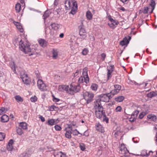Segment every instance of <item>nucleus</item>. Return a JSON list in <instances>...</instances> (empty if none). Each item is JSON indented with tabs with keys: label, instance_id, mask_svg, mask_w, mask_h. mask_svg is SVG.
<instances>
[{
	"label": "nucleus",
	"instance_id": "obj_16",
	"mask_svg": "<svg viewBox=\"0 0 157 157\" xmlns=\"http://www.w3.org/2000/svg\"><path fill=\"white\" fill-rule=\"evenodd\" d=\"M120 149V150L121 151V153L123 154L126 153L127 152H128V151L127 150L126 147L123 144L121 145Z\"/></svg>",
	"mask_w": 157,
	"mask_h": 157
},
{
	"label": "nucleus",
	"instance_id": "obj_37",
	"mask_svg": "<svg viewBox=\"0 0 157 157\" xmlns=\"http://www.w3.org/2000/svg\"><path fill=\"white\" fill-rule=\"evenodd\" d=\"M103 119L102 121L103 122H105L106 123H107L109 122V119L108 117H106L105 114H104L103 116Z\"/></svg>",
	"mask_w": 157,
	"mask_h": 157
},
{
	"label": "nucleus",
	"instance_id": "obj_55",
	"mask_svg": "<svg viewBox=\"0 0 157 157\" xmlns=\"http://www.w3.org/2000/svg\"><path fill=\"white\" fill-rule=\"evenodd\" d=\"M53 101L55 102H58L59 101V99L57 98H56L55 96L53 95Z\"/></svg>",
	"mask_w": 157,
	"mask_h": 157
},
{
	"label": "nucleus",
	"instance_id": "obj_25",
	"mask_svg": "<svg viewBox=\"0 0 157 157\" xmlns=\"http://www.w3.org/2000/svg\"><path fill=\"white\" fill-rule=\"evenodd\" d=\"M16 131L18 135L20 136L23 133V132L22 129L19 127L16 128Z\"/></svg>",
	"mask_w": 157,
	"mask_h": 157
},
{
	"label": "nucleus",
	"instance_id": "obj_17",
	"mask_svg": "<svg viewBox=\"0 0 157 157\" xmlns=\"http://www.w3.org/2000/svg\"><path fill=\"white\" fill-rule=\"evenodd\" d=\"M19 127L23 130L27 129V124L25 122H22L20 123Z\"/></svg>",
	"mask_w": 157,
	"mask_h": 157
},
{
	"label": "nucleus",
	"instance_id": "obj_2",
	"mask_svg": "<svg viewBox=\"0 0 157 157\" xmlns=\"http://www.w3.org/2000/svg\"><path fill=\"white\" fill-rule=\"evenodd\" d=\"M65 7L66 10H70L71 11L69 14H75L78 9L77 4L75 0H65L64 2Z\"/></svg>",
	"mask_w": 157,
	"mask_h": 157
},
{
	"label": "nucleus",
	"instance_id": "obj_46",
	"mask_svg": "<svg viewBox=\"0 0 157 157\" xmlns=\"http://www.w3.org/2000/svg\"><path fill=\"white\" fill-rule=\"evenodd\" d=\"M108 25L110 28L113 29H114L116 27V26L112 22L109 23Z\"/></svg>",
	"mask_w": 157,
	"mask_h": 157
},
{
	"label": "nucleus",
	"instance_id": "obj_19",
	"mask_svg": "<svg viewBox=\"0 0 157 157\" xmlns=\"http://www.w3.org/2000/svg\"><path fill=\"white\" fill-rule=\"evenodd\" d=\"M147 118L154 121H155L157 119L156 116L152 114L148 115L147 116Z\"/></svg>",
	"mask_w": 157,
	"mask_h": 157
},
{
	"label": "nucleus",
	"instance_id": "obj_28",
	"mask_svg": "<svg viewBox=\"0 0 157 157\" xmlns=\"http://www.w3.org/2000/svg\"><path fill=\"white\" fill-rule=\"evenodd\" d=\"M119 92V91L117 90L114 89L112 90L110 92V95L111 97H113L114 95L117 94Z\"/></svg>",
	"mask_w": 157,
	"mask_h": 157
},
{
	"label": "nucleus",
	"instance_id": "obj_47",
	"mask_svg": "<svg viewBox=\"0 0 157 157\" xmlns=\"http://www.w3.org/2000/svg\"><path fill=\"white\" fill-rule=\"evenodd\" d=\"M88 52V49L86 48H85L82 50V54L84 55H86L87 54Z\"/></svg>",
	"mask_w": 157,
	"mask_h": 157
},
{
	"label": "nucleus",
	"instance_id": "obj_52",
	"mask_svg": "<svg viewBox=\"0 0 157 157\" xmlns=\"http://www.w3.org/2000/svg\"><path fill=\"white\" fill-rule=\"evenodd\" d=\"M121 107L120 106H119L116 107V108L115 109V110H116V111L117 112H120L121 111Z\"/></svg>",
	"mask_w": 157,
	"mask_h": 157
},
{
	"label": "nucleus",
	"instance_id": "obj_54",
	"mask_svg": "<svg viewBox=\"0 0 157 157\" xmlns=\"http://www.w3.org/2000/svg\"><path fill=\"white\" fill-rule=\"evenodd\" d=\"M136 118L135 117H132L129 118V121L132 122H133L136 121Z\"/></svg>",
	"mask_w": 157,
	"mask_h": 157
},
{
	"label": "nucleus",
	"instance_id": "obj_57",
	"mask_svg": "<svg viewBox=\"0 0 157 157\" xmlns=\"http://www.w3.org/2000/svg\"><path fill=\"white\" fill-rule=\"evenodd\" d=\"M39 118L40 119L41 121L44 122L45 121V118L42 116L40 115L39 116Z\"/></svg>",
	"mask_w": 157,
	"mask_h": 157
},
{
	"label": "nucleus",
	"instance_id": "obj_27",
	"mask_svg": "<svg viewBox=\"0 0 157 157\" xmlns=\"http://www.w3.org/2000/svg\"><path fill=\"white\" fill-rule=\"evenodd\" d=\"M86 17L88 19L90 20L92 17V13L90 11H87L86 13Z\"/></svg>",
	"mask_w": 157,
	"mask_h": 157
},
{
	"label": "nucleus",
	"instance_id": "obj_61",
	"mask_svg": "<svg viewBox=\"0 0 157 157\" xmlns=\"http://www.w3.org/2000/svg\"><path fill=\"white\" fill-rule=\"evenodd\" d=\"M58 3V0H55L54 4L55 6H57Z\"/></svg>",
	"mask_w": 157,
	"mask_h": 157
},
{
	"label": "nucleus",
	"instance_id": "obj_5",
	"mask_svg": "<svg viewBox=\"0 0 157 157\" xmlns=\"http://www.w3.org/2000/svg\"><path fill=\"white\" fill-rule=\"evenodd\" d=\"M94 108L95 109V114L96 117L98 118L101 119L105 114L102 105H100L99 104H94Z\"/></svg>",
	"mask_w": 157,
	"mask_h": 157
},
{
	"label": "nucleus",
	"instance_id": "obj_7",
	"mask_svg": "<svg viewBox=\"0 0 157 157\" xmlns=\"http://www.w3.org/2000/svg\"><path fill=\"white\" fill-rule=\"evenodd\" d=\"M94 96L93 94L88 92H86L83 94L84 98L86 101L87 104L92 101Z\"/></svg>",
	"mask_w": 157,
	"mask_h": 157
},
{
	"label": "nucleus",
	"instance_id": "obj_33",
	"mask_svg": "<svg viewBox=\"0 0 157 157\" xmlns=\"http://www.w3.org/2000/svg\"><path fill=\"white\" fill-rule=\"evenodd\" d=\"M152 152H153L151 151H149L148 153H147V152H145V151H143L141 153V155L143 156H148L150 155V153H151Z\"/></svg>",
	"mask_w": 157,
	"mask_h": 157
},
{
	"label": "nucleus",
	"instance_id": "obj_15",
	"mask_svg": "<svg viewBox=\"0 0 157 157\" xmlns=\"http://www.w3.org/2000/svg\"><path fill=\"white\" fill-rule=\"evenodd\" d=\"M13 140H10L8 143V144L7 146V149L8 151H12L13 148V147L12 144L13 143Z\"/></svg>",
	"mask_w": 157,
	"mask_h": 157
},
{
	"label": "nucleus",
	"instance_id": "obj_3",
	"mask_svg": "<svg viewBox=\"0 0 157 157\" xmlns=\"http://www.w3.org/2000/svg\"><path fill=\"white\" fill-rule=\"evenodd\" d=\"M61 88L66 91L68 94H73L74 92L76 93L79 91L80 87L79 84L75 85L71 84L70 85V87L68 86L62 85L59 86V89H60Z\"/></svg>",
	"mask_w": 157,
	"mask_h": 157
},
{
	"label": "nucleus",
	"instance_id": "obj_53",
	"mask_svg": "<svg viewBox=\"0 0 157 157\" xmlns=\"http://www.w3.org/2000/svg\"><path fill=\"white\" fill-rule=\"evenodd\" d=\"M65 137L67 138L70 139L71 138V134H70V133H67L66 132L65 134Z\"/></svg>",
	"mask_w": 157,
	"mask_h": 157
},
{
	"label": "nucleus",
	"instance_id": "obj_59",
	"mask_svg": "<svg viewBox=\"0 0 157 157\" xmlns=\"http://www.w3.org/2000/svg\"><path fill=\"white\" fill-rule=\"evenodd\" d=\"M35 74L36 75L37 78H39L40 74L39 73L38 71H36L35 72Z\"/></svg>",
	"mask_w": 157,
	"mask_h": 157
},
{
	"label": "nucleus",
	"instance_id": "obj_18",
	"mask_svg": "<svg viewBox=\"0 0 157 157\" xmlns=\"http://www.w3.org/2000/svg\"><path fill=\"white\" fill-rule=\"evenodd\" d=\"M1 121L2 122H6L8 121L9 120V117L8 116L4 114L1 117Z\"/></svg>",
	"mask_w": 157,
	"mask_h": 157
},
{
	"label": "nucleus",
	"instance_id": "obj_11",
	"mask_svg": "<svg viewBox=\"0 0 157 157\" xmlns=\"http://www.w3.org/2000/svg\"><path fill=\"white\" fill-rule=\"evenodd\" d=\"M108 71L107 72V78L109 79L111 77V73L114 70V66L113 65H110L109 67H107Z\"/></svg>",
	"mask_w": 157,
	"mask_h": 157
},
{
	"label": "nucleus",
	"instance_id": "obj_10",
	"mask_svg": "<svg viewBox=\"0 0 157 157\" xmlns=\"http://www.w3.org/2000/svg\"><path fill=\"white\" fill-rule=\"evenodd\" d=\"M131 38V37L129 36H128V38L126 37H125L123 40L120 41V45H121L122 46L124 45L127 46L129 43V41L130 40Z\"/></svg>",
	"mask_w": 157,
	"mask_h": 157
},
{
	"label": "nucleus",
	"instance_id": "obj_34",
	"mask_svg": "<svg viewBox=\"0 0 157 157\" xmlns=\"http://www.w3.org/2000/svg\"><path fill=\"white\" fill-rule=\"evenodd\" d=\"M139 111L137 110H136L133 112L132 113L131 115L132 117H135V118H136L138 114L139 113Z\"/></svg>",
	"mask_w": 157,
	"mask_h": 157
},
{
	"label": "nucleus",
	"instance_id": "obj_44",
	"mask_svg": "<svg viewBox=\"0 0 157 157\" xmlns=\"http://www.w3.org/2000/svg\"><path fill=\"white\" fill-rule=\"evenodd\" d=\"M79 147L81 150L83 151L85 149V146L84 144L83 143L80 144L79 145Z\"/></svg>",
	"mask_w": 157,
	"mask_h": 157
},
{
	"label": "nucleus",
	"instance_id": "obj_12",
	"mask_svg": "<svg viewBox=\"0 0 157 157\" xmlns=\"http://www.w3.org/2000/svg\"><path fill=\"white\" fill-rule=\"evenodd\" d=\"M58 120V119L55 120L53 119H48V121L45 123V124H48L49 126H53L58 123V122H56V121Z\"/></svg>",
	"mask_w": 157,
	"mask_h": 157
},
{
	"label": "nucleus",
	"instance_id": "obj_40",
	"mask_svg": "<svg viewBox=\"0 0 157 157\" xmlns=\"http://www.w3.org/2000/svg\"><path fill=\"white\" fill-rule=\"evenodd\" d=\"M114 87L115 89L117 90L119 92L121 89V86L119 85H114Z\"/></svg>",
	"mask_w": 157,
	"mask_h": 157
},
{
	"label": "nucleus",
	"instance_id": "obj_35",
	"mask_svg": "<svg viewBox=\"0 0 157 157\" xmlns=\"http://www.w3.org/2000/svg\"><path fill=\"white\" fill-rule=\"evenodd\" d=\"M49 16V13L48 11H45L43 16V17L44 20H45Z\"/></svg>",
	"mask_w": 157,
	"mask_h": 157
},
{
	"label": "nucleus",
	"instance_id": "obj_23",
	"mask_svg": "<svg viewBox=\"0 0 157 157\" xmlns=\"http://www.w3.org/2000/svg\"><path fill=\"white\" fill-rule=\"evenodd\" d=\"M38 42L42 47H45L46 46V42L44 39H41L39 40Z\"/></svg>",
	"mask_w": 157,
	"mask_h": 157
},
{
	"label": "nucleus",
	"instance_id": "obj_32",
	"mask_svg": "<svg viewBox=\"0 0 157 157\" xmlns=\"http://www.w3.org/2000/svg\"><path fill=\"white\" fill-rule=\"evenodd\" d=\"M12 69L13 70L14 73L16 74L15 64L14 62H13L10 65Z\"/></svg>",
	"mask_w": 157,
	"mask_h": 157
},
{
	"label": "nucleus",
	"instance_id": "obj_41",
	"mask_svg": "<svg viewBox=\"0 0 157 157\" xmlns=\"http://www.w3.org/2000/svg\"><path fill=\"white\" fill-rule=\"evenodd\" d=\"M58 55L57 52L55 50H53L52 57L53 59H55L56 58Z\"/></svg>",
	"mask_w": 157,
	"mask_h": 157
},
{
	"label": "nucleus",
	"instance_id": "obj_62",
	"mask_svg": "<svg viewBox=\"0 0 157 157\" xmlns=\"http://www.w3.org/2000/svg\"><path fill=\"white\" fill-rule=\"evenodd\" d=\"M154 140L155 141L156 144L157 145V132L155 136Z\"/></svg>",
	"mask_w": 157,
	"mask_h": 157
},
{
	"label": "nucleus",
	"instance_id": "obj_4",
	"mask_svg": "<svg viewBox=\"0 0 157 157\" xmlns=\"http://www.w3.org/2000/svg\"><path fill=\"white\" fill-rule=\"evenodd\" d=\"M110 97L112 98L110 93L107 94H102L98 96L94 102V104H99L100 105H101V101L108 102L109 101Z\"/></svg>",
	"mask_w": 157,
	"mask_h": 157
},
{
	"label": "nucleus",
	"instance_id": "obj_6",
	"mask_svg": "<svg viewBox=\"0 0 157 157\" xmlns=\"http://www.w3.org/2000/svg\"><path fill=\"white\" fill-rule=\"evenodd\" d=\"M79 31V34L81 38L84 39L86 37V31L84 27L83 24L81 23V25L78 27Z\"/></svg>",
	"mask_w": 157,
	"mask_h": 157
},
{
	"label": "nucleus",
	"instance_id": "obj_24",
	"mask_svg": "<svg viewBox=\"0 0 157 157\" xmlns=\"http://www.w3.org/2000/svg\"><path fill=\"white\" fill-rule=\"evenodd\" d=\"M157 95L156 93L154 91H152L147 94V96L149 98H152L155 96Z\"/></svg>",
	"mask_w": 157,
	"mask_h": 157
},
{
	"label": "nucleus",
	"instance_id": "obj_26",
	"mask_svg": "<svg viewBox=\"0 0 157 157\" xmlns=\"http://www.w3.org/2000/svg\"><path fill=\"white\" fill-rule=\"evenodd\" d=\"M51 26L52 29L55 30H57L59 27V25L55 23L51 24Z\"/></svg>",
	"mask_w": 157,
	"mask_h": 157
},
{
	"label": "nucleus",
	"instance_id": "obj_29",
	"mask_svg": "<svg viewBox=\"0 0 157 157\" xmlns=\"http://www.w3.org/2000/svg\"><path fill=\"white\" fill-rule=\"evenodd\" d=\"M15 98L17 102H22L23 101L22 98L19 95L16 96Z\"/></svg>",
	"mask_w": 157,
	"mask_h": 157
},
{
	"label": "nucleus",
	"instance_id": "obj_13",
	"mask_svg": "<svg viewBox=\"0 0 157 157\" xmlns=\"http://www.w3.org/2000/svg\"><path fill=\"white\" fill-rule=\"evenodd\" d=\"M95 126L96 129L98 131L101 133H103L104 132V128L99 123H96Z\"/></svg>",
	"mask_w": 157,
	"mask_h": 157
},
{
	"label": "nucleus",
	"instance_id": "obj_20",
	"mask_svg": "<svg viewBox=\"0 0 157 157\" xmlns=\"http://www.w3.org/2000/svg\"><path fill=\"white\" fill-rule=\"evenodd\" d=\"M124 96H120L115 98V100L116 101L118 102H121L123 101L124 99Z\"/></svg>",
	"mask_w": 157,
	"mask_h": 157
},
{
	"label": "nucleus",
	"instance_id": "obj_14",
	"mask_svg": "<svg viewBox=\"0 0 157 157\" xmlns=\"http://www.w3.org/2000/svg\"><path fill=\"white\" fill-rule=\"evenodd\" d=\"M54 154L55 157H67L66 154L62 151L55 152Z\"/></svg>",
	"mask_w": 157,
	"mask_h": 157
},
{
	"label": "nucleus",
	"instance_id": "obj_21",
	"mask_svg": "<svg viewBox=\"0 0 157 157\" xmlns=\"http://www.w3.org/2000/svg\"><path fill=\"white\" fill-rule=\"evenodd\" d=\"M22 80L23 82L26 85L29 84L31 82L30 79L28 77L26 78H23Z\"/></svg>",
	"mask_w": 157,
	"mask_h": 157
},
{
	"label": "nucleus",
	"instance_id": "obj_51",
	"mask_svg": "<svg viewBox=\"0 0 157 157\" xmlns=\"http://www.w3.org/2000/svg\"><path fill=\"white\" fill-rule=\"evenodd\" d=\"M102 61H104L106 56V55L104 53H102L101 55Z\"/></svg>",
	"mask_w": 157,
	"mask_h": 157
},
{
	"label": "nucleus",
	"instance_id": "obj_43",
	"mask_svg": "<svg viewBox=\"0 0 157 157\" xmlns=\"http://www.w3.org/2000/svg\"><path fill=\"white\" fill-rule=\"evenodd\" d=\"M17 27L20 32L22 33L23 32V29L20 24L18 25H17Z\"/></svg>",
	"mask_w": 157,
	"mask_h": 157
},
{
	"label": "nucleus",
	"instance_id": "obj_63",
	"mask_svg": "<svg viewBox=\"0 0 157 157\" xmlns=\"http://www.w3.org/2000/svg\"><path fill=\"white\" fill-rule=\"evenodd\" d=\"M74 132H77L76 133L74 134V135H77L78 134H80L79 132L76 129L74 131Z\"/></svg>",
	"mask_w": 157,
	"mask_h": 157
},
{
	"label": "nucleus",
	"instance_id": "obj_56",
	"mask_svg": "<svg viewBox=\"0 0 157 157\" xmlns=\"http://www.w3.org/2000/svg\"><path fill=\"white\" fill-rule=\"evenodd\" d=\"M57 107L55 106L54 105H52L50 108V110L51 111H53L54 110V109H57Z\"/></svg>",
	"mask_w": 157,
	"mask_h": 157
},
{
	"label": "nucleus",
	"instance_id": "obj_45",
	"mask_svg": "<svg viewBox=\"0 0 157 157\" xmlns=\"http://www.w3.org/2000/svg\"><path fill=\"white\" fill-rule=\"evenodd\" d=\"M28 77V75L25 74V73H21V78L22 80L23 79V78H26Z\"/></svg>",
	"mask_w": 157,
	"mask_h": 157
},
{
	"label": "nucleus",
	"instance_id": "obj_42",
	"mask_svg": "<svg viewBox=\"0 0 157 157\" xmlns=\"http://www.w3.org/2000/svg\"><path fill=\"white\" fill-rule=\"evenodd\" d=\"M5 137V133L0 132V141H2L4 139Z\"/></svg>",
	"mask_w": 157,
	"mask_h": 157
},
{
	"label": "nucleus",
	"instance_id": "obj_1",
	"mask_svg": "<svg viewBox=\"0 0 157 157\" xmlns=\"http://www.w3.org/2000/svg\"><path fill=\"white\" fill-rule=\"evenodd\" d=\"M13 43L15 46L19 45V48L21 50L25 53L28 54L29 56L35 54V52H33V49H31L30 47L29 44L24 43L20 38L14 39Z\"/></svg>",
	"mask_w": 157,
	"mask_h": 157
},
{
	"label": "nucleus",
	"instance_id": "obj_9",
	"mask_svg": "<svg viewBox=\"0 0 157 157\" xmlns=\"http://www.w3.org/2000/svg\"><path fill=\"white\" fill-rule=\"evenodd\" d=\"M87 68L85 67L83 70L82 75L85 78V82L87 84L89 82V78L87 74Z\"/></svg>",
	"mask_w": 157,
	"mask_h": 157
},
{
	"label": "nucleus",
	"instance_id": "obj_60",
	"mask_svg": "<svg viewBox=\"0 0 157 157\" xmlns=\"http://www.w3.org/2000/svg\"><path fill=\"white\" fill-rule=\"evenodd\" d=\"M66 129V132L67 133H70V134H71V131H72V130H71L70 129Z\"/></svg>",
	"mask_w": 157,
	"mask_h": 157
},
{
	"label": "nucleus",
	"instance_id": "obj_50",
	"mask_svg": "<svg viewBox=\"0 0 157 157\" xmlns=\"http://www.w3.org/2000/svg\"><path fill=\"white\" fill-rule=\"evenodd\" d=\"M149 8L148 7H144L143 13L144 14H146L148 13V11Z\"/></svg>",
	"mask_w": 157,
	"mask_h": 157
},
{
	"label": "nucleus",
	"instance_id": "obj_58",
	"mask_svg": "<svg viewBox=\"0 0 157 157\" xmlns=\"http://www.w3.org/2000/svg\"><path fill=\"white\" fill-rule=\"evenodd\" d=\"M112 23H113V24H115V25L117 26L119 24V22L118 21H117L116 20H114V21L112 22Z\"/></svg>",
	"mask_w": 157,
	"mask_h": 157
},
{
	"label": "nucleus",
	"instance_id": "obj_30",
	"mask_svg": "<svg viewBox=\"0 0 157 157\" xmlns=\"http://www.w3.org/2000/svg\"><path fill=\"white\" fill-rule=\"evenodd\" d=\"M21 6L19 3L16 4L15 6V10L17 13L19 12L21 10Z\"/></svg>",
	"mask_w": 157,
	"mask_h": 157
},
{
	"label": "nucleus",
	"instance_id": "obj_31",
	"mask_svg": "<svg viewBox=\"0 0 157 157\" xmlns=\"http://www.w3.org/2000/svg\"><path fill=\"white\" fill-rule=\"evenodd\" d=\"M91 88L92 90L96 91L97 89L98 85L97 84L95 83L92 84L91 86Z\"/></svg>",
	"mask_w": 157,
	"mask_h": 157
},
{
	"label": "nucleus",
	"instance_id": "obj_49",
	"mask_svg": "<svg viewBox=\"0 0 157 157\" xmlns=\"http://www.w3.org/2000/svg\"><path fill=\"white\" fill-rule=\"evenodd\" d=\"M54 127L55 130L56 131H59L61 129V128L58 125H56Z\"/></svg>",
	"mask_w": 157,
	"mask_h": 157
},
{
	"label": "nucleus",
	"instance_id": "obj_48",
	"mask_svg": "<svg viewBox=\"0 0 157 157\" xmlns=\"http://www.w3.org/2000/svg\"><path fill=\"white\" fill-rule=\"evenodd\" d=\"M31 101L34 102L37 101V98L36 96H34L33 97H31L30 99Z\"/></svg>",
	"mask_w": 157,
	"mask_h": 157
},
{
	"label": "nucleus",
	"instance_id": "obj_64",
	"mask_svg": "<svg viewBox=\"0 0 157 157\" xmlns=\"http://www.w3.org/2000/svg\"><path fill=\"white\" fill-rule=\"evenodd\" d=\"M66 129H70L71 130H72V127L70 125H69L68 126V128Z\"/></svg>",
	"mask_w": 157,
	"mask_h": 157
},
{
	"label": "nucleus",
	"instance_id": "obj_22",
	"mask_svg": "<svg viewBox=\"0 0 157 157\" xmlns=\"http://www.w3.org/2000/svg\"><path fill=\"white\" fill-rule=\"evenodd\" d=\"M149 5L150 6L152 7L151 10L150 12V13H152L153 10L155 8V1L154 0H151V3Z\"/></svg>",
	"mask_w": 157,
	"mask_h": 157
},
{
	"label": "nucleus",
	"instance_id": "obj_8",
	"mask_svg": "<svg viewBox=\"0 0 157 157\" xmlns=\"http://www.w3.org/2000/svg\"><path fill=\"white\" fill-rule=\"evenodd\" d=\"M37 86L38 88L41 91H44L46 90V86L41 79H39L37 81Z\"/></svg>",
	"mask_w": 157,
	"mask_h": 157
},
{
	"label": "nucleus",
	"instance_id": "obj_36",
	"mask_svg": "<svg viewBox=\"0 0 157 157\" xmlns=\"http://www.w3.org/2000/svg\"><path fill=\"white\" fill-rule=\"evenodd\" d=\"M7 111L6 108L2 107L0 109V115H1L3 113H5Z\"/></svg>",
	"mask_w": 157,
	"mask_h": 157
},
{
	"label": "nucleus",
	"instance_id": "obj_38",
	"mask_svg": "<svg viewBox=\"0 0 157 157\" xmlns=\"http://www.w3.org/2000/svg\"><path fill=\"white\" fill-rule=\"evenodd\" d=\"M147 114L146 112H142L140 114L139 116V118L140 119H142Z\"/></svg>",
	"mask_w": 157,
	"mask_h": 157
},
{
	"label": "nucleus",
	"instance_id": "obj_39",
	"mask_svg": "<svg viewBox=\"0 0 157 157\" xmlns=\"http://www.w3.org/2000/svg\"><path fill=\"white\" fill-rule=\"evenodd\" d=\"M78 82L79 83H82L84 82H85V78L84 76L80 77L78 80Z\"/></svg>",
	"mask_w": 157,
	"mask_h": 157
}]
</instances>
